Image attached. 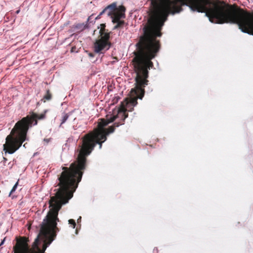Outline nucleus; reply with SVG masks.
<instances>
[{"mask_svg":"<svg viewBox=\"0 0 253 253\" xmlns=\"http://www.w3.org/2000/svg\"><path fill=\"white\" fill-rule=\"evenodd\" d=\"M149 17L143 28V33L135 44L136 50L132 62L136 74L135 87L131 89V97L126 102L127 107L137 104V99H142L144 87L149 80L148 70L154 67L152 59L158 55L161 48L157 37L162 36V28L169 14L179 13L182 6L187 5L192 11L205 12L210 21L221 24V0H149Z\"/></svg>","mask_w":253,"mask_h":253,"instance_id":"f257e3e1","label":"nucleus"},{"mask_svg":"<svg viewBox=\"0 0 253 253\" xmlns=\"http://www.w3.org/2000/svg\"><path fill=\"white\" fill-rule=\"evenodd\" d=\"M47 110L43 113L38 114L32 112L17 122L11 130L10 134L6 138V143L3 145L5 153L13 154L17 151L26 139L27 133L30 126L37 125L38 120L45 118Z\"/></svg>","mask_w":253,"mask_h":253,"instance_id":"f03ea898","label":"nucleus"},{"mask_svg":"<svg viewBox=\"0 0 253 253\" xmlns=\"http://www.w3.org/2000/svg\"><path fill=\"white\" fill-rule=\"evenodd\" d=\"M126 8L125 6L121 5L118 7L116 2H114L107 5L96 17V19L100 18L101 15L106 13L108 16L111 17L112 22L116 23L114 27V30L119 29V28H123L125 24L123 19L126 17Z\"/></svg>","mask_w":253,"mask_h":253,"instance_id":"7ed1b4c3","label":"nucleus"},{"mask_svg":"<svg viewBox=\"0 0 253 253\" xmlns=\"http://www.w3.org/2000/svg\"><path fill=\"white\" fill-rule=\"evenodd\" d=\"M111 43L102 39H97L94 43V51L96 53H104L110 48Z\"/></svg>","mask_w":253,"mask_h":253,"instance_id":"20e7f679","label":"nucleus"},{"mask_svg":"<svg viewBox=\"0 0 253 253\" xmlns=\"http://www.w3.org/2000/svg\"><path fill=\"white\" fill-rule=\"evenodd\" d=\"M110 32H108V30L102 32L101 33H100V38L99 39H102L104 41H109L110 37Z\"/></svg>","mask_w":253,"mask_h":253,"instance_id":"39448f33","label":"nucleus"},{"mask_svg":"<svg viewBox=\"0 0 253 253\" xmlns=\"http://www.w3.org/2000/svg\"><path fill=\"white\" fill-rule=\"evenodd\" d=\"M52 94L50 92L49 89H48L45 93V94L44 95L42 100L43 102H45L46 101L50 100L51 99Z\"/></svg>","mask_w":253,"mask_h":253,"instance_id":"423d86ee","label":"nucleus"},{"mask_svg":"<svg viewBox=\"0 0 253 253\" xmlns=\"http://www.w3.org/2000/svg\"><path fill=\"white\" fill-rule=\"evenodd\" d=\"M69 115L68 113H64L62 114L61 126L62 125V124L65 123V122H66V121H67V119L69 118Z\"/></svg>","mask_w":253,"mask_h":253,"instance_id":"0eeeda50","label":"nucleus"},{"mask_svg":"<svg viewBox=\"0 0 253 253\" xmlns=\"http://www.w3.org/2000/svg\"><path fill=\"white\" fill-rule=\"evenodd\" d=\"M86 25L84 23H79L76 25V28L80 30H84L85 29Z\"/></svg>","mask_w":253,"mask_h":253,"instance_id":"6e6552de","label":"nucleus"},{"mask_svg":"<svg viewBox=\"0 0 253 253\" xmlns=\"http://www.w3.org/2000/svg\"><path fill=\"white\" fill-rule=\"evenodd\" d=\"M100 28L99 33L102 32H104L105 31H107V29L106 28V25L105 23H101L100 24V27H98V28Z\"/></svg>","mask_w":253,"mask_h":253,"instance_id":"1a4fd4ad","label":"nucleus"},{"mask_svg":"<svg viewBox=\"0 0 253 253\" xmlns=\"http://www.w3.org/2000/svg\"><path fill=\"white\" fill-rule=\"evenodd\" d=\"M18 183H19V182L17 181L16 183V184L13 186V187L11 189L10 192L9 193V196H11V194H12L13 193V192L15 191V190L18 186Z\"/></svg>","mask_w":253,"mask_h":253,"instance_id":"9d476101","label":"nucleus"},{"mask_svg":"<svg viewBox=\"0 0 253 253\" xmlns=\"http://www.w3.org/2000/svg\"><path fill=\"white\" fill-rule=\"evenodd\" d=\"M68 223L70 225H71L73 228H75V227L76 226V223L75 220L73 219H69L68 220Z\"/></svg>","mask_w":253,"mask_h":253,"instance_id":"9b49d317","label":"nucleus"},{"mask_svg":"<svg viewBox=\"0 0 253 253\" xmlns=\"http://www.w3.org/2000/svg\"><path fill=\"white\" fill-rule=\"evenodd\" d=\"M5 238H4V239H3V240H2V241H1V243H0V248H1V247L2 246V245L3 244L4 242V241H5Z\"/></svg>","mask_w":253,"mask_h":253,"instance_id":"f8f14e48","label":"nucleus"},{"mask_svg":"<svg viewBox=\"0 0 253 253\" xmlns=\"http://www.w3.org/2000/svg\"><path fill=\"white\" fill-rule=\"evenodd\" d=\"M88 55L90 57H93L94 56V55L92 53H89Z\"/></svg>","mask_w":253,"mask_h":253,"instance_id":"ddd939ff","label":"nucleus"},{"mask_svg":"<svg viewBox=\"0 0 253 253\" xmlns=\"http://www.w3.org/2000/svg\"><path fill=\"white\" fill-rule=\"evenodd\" d=\"M3 161L4 162H6L7 161V158H5V157H3Z\"/></svg>","mask_w":253,"mask_h":253,"instance_id":"4468645a","label":"nucleus"},{"mask_svg":"<svg viewBox=\"0 0 253 253\" xmlns=\"http://www.w3.org/2000/svg\"><path fill=\"white\" fill-rule=\"evenodd\" d=\"M19 12H20V9H18V10H17L16 11V12H15V13H16V14H19Z\"/></svg>","mask_w":253,"mask_h":253,"instance_id":"2eb2a0df","label":"nucleus"},{"mask_svg":"<svg viewBox=\"0 0 253 253\" xmlns=\"http://www.w3.org/2000/svg\"><path fill=\"white\" fill-rule=\"evenodd\" d=\"M81 217H80L78 219V220H77L78 222H79V221H81Z\"/></svg>","mask_w":253,"mask_h":253,"instance_id":"dca6fc26","label":"nucleus"},{"mask_svg":"<svg viewBox=\"0 0 253 253\" xmlns=\"http://www.w3.org/2000/svg\"><path fill=\"white\" fill-rule=\"evenodd\" d=\"M78 233V229L77 228H76V234H77Z\"/></svg>","mask_w":253,"mask_h":253,"instance_id":"f3484780","label":"nucleus"},{"mask_svg":"<svg viewBox=\"0 0 253 253\" xmlns=\"http://www.w3.org/2000/svg\"><path fill=\"white\" fill-rule=\"evenodd\" d=\"M90 17H91V16H89V17H88V19H87V20H88V21H89V19H90Z\"/></svg>","mask_w":253,"mask_h":253,"instance_id":"a211bd4d","label":"nucleus"}]
</instances>
